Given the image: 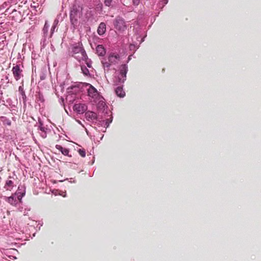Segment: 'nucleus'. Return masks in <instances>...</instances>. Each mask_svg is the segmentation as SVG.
<instances>
[{"label": "nucleus", "instance_id": "f257e3e1", "mask_svg": "<svg viewBox=\"0 0 261 261\" xmlns=\"http://www.w3.org/2000/svg\"><path fill=\"white\" fill-rule=\"evenodd\" d=\"M83 8L78 5H74L70 9V20L71 24L75 28L77 26L79 19L82 16Z\"/></svg>", "mask_w": 261, "mask_h": 261}, {"label": "nucleus", "instance_id": "f03ea898", "mask_svg": "<svg viewBox=\"0 0 261 261\" xmlns=\"http://www.w3.org/2000/svg\"><path fill=\"white\" fill-rule=\"evenodd\" d=\"M72 56L79 62L86 61L88 56L82 44L77 43L72 47Z\"/></svg>", "mask_w": 261, "mask_h": 261}, {"label": "nucleus", "instance_id": "7ed1b4c3", "mask_svg": "<svg viewBox=\"0 0 261 261\" xmlns=\"http://www.w3.org/2000/svg\"><path fill=\"white\" fill-rule=\"evenodd\" d=\"M120 59V56L118 54L112 53L108 57V61L102 62L104 67H109L112 65H115L118 63Z\"/></svg>", "mask_w": 261, "mask_h": 261}, {"label": "nucleus", "instance_id": "20e7f679", "mask_svg": "<svg viewBox=\"0 0 261 261\" xmlns=\"http://www.w3.org/2000/svg\"><path fill=\"white\" fill-rule=\"evenodd\" d=\"M128 71V67L126 64H123L120 67V73L118 76L119 83H124L126 80V73Z\"/></svg>", "mask_w": 261, "mask_h": 261}, {"label": "nucleus", "instance_id": "39448f33", "mask_svg": "<svg viewBox=\"0 0 261 261\" xmlns=\"http://www.w3.org/2000/svg\"><path fill=\"white\" fill-rule=\"evenodd\" d=\"M114 24L115 29L119 31H123L126 29L124 20L120 17L116 18Z\"/></svg>", "mask_w": 261, "mask_h": 261}, {"label": "nucleus", "instance_id": "423d86ee", "mask_svg": "<svg viewBox=\"0 0 261 261\" xmlns=\"http://www.w3.org/2000/svg\"><path fill=\"white\" fill-rule=\"evenodd\" d=\"M74 110L79 114H83L87 110V106L84 103H76L73 107Z\"/></svg>", "mask_w": 261, "mask_h": 261}, {"label": "nucleus", "instance_id": "0eeeda50", "mask_svg": "<svg viewBox=\"0 0 261 261\" xmlns=\"http://www.w3.org/2000/svg\"><path fill=\"white\" fill-rule=\"evenodd\" d=\"M13 72V75L14 76L15 79L16 81L19 80L21 77V74L22 72V70L20 69L19 65H16L14 66L12 70Z\"/></svg>", "mask_w": 261, "mask_h": 261}, {"label": "nucleus", "instance_id": "6e6552de", "mask_svg": "<svg viewBox=\"0 0 261 261\" xmlns=\"http://www.w3.org/2000/svg\"><path fill=\"white\" fill-rule=\"evenodd\" d=\"M96 51L99 56H103L106 53V49L102 45H98L96 46Z\"/></svg>", "mask_w": 261, "mask_h": 261}, {"label": "nucleus", "instance_id": "1a4fd4ad", "mask_svg": "<svg viewBox=\"0 0 261 261\" xmlns=\"http://www.w3.org/2000/svg\"><path fill=\"white\" fill-rule=\"evenodd\" d=\"M106 31V25L104 22H101L97 29V33L99 35H103Z\"/></svg>", "mask_w": 261, "mask_h": 261}, {"label": "nucleus", "instance_id": "9d476101", "mask_svg": "<svg viewBox=\"0 0 261 261\" xmlns=\"http://www.w3.org/2000/svg\"><path fill=\"white\" fill-rule=\"evenodd\" d=\"M55 147L61 151L63 155L71 156V155H69V150L68 149L63 148L62 146L58 144L55 146Z\"/></svg>", "mask_w": 261, "mask_h": 261}, {"label": "nucleus", "instance_id": "9b49d317", "mask_svg": "<svg viewBox=\"0 0 261 261\" xmlns=\"http://www.w3.org/2000/svg\"><path fill=\"white\" fill-rule=\"evenodd\" d=\"M86 118L88 120H94L97 118V114L92 111H88L85 114Z\"/></svg>", "mask_w": 261, "mask_h": 261}, {"label": "nucleus", "instance_id": "f8f14e48", "mask_svg": "<svg viewBox=\"0 0 261 261\" xmlns=\"http://www.w3.org/2000/svg\"><path fill=\"white\" fill-rule=\"evenodd\" d=\"M115 92L116 94L119 97H123L125 95V93L122 87L119 86L117 87Z\"/></svg>", "mask_w": 261, "mask_h": 261}, {"label": "nucleus", "instance_id": "ddd939ff", "mask_svg": "<svg viewBox=\"0 0 261 261\" xmlns=\"http://www.w3.org/2000/svg\"><path fill=\"white\" fill-rule=\"evenodd\" d=\"M14 186L13 181L8 179L6 182L4 188L8 191H11Z\"/></svg>", "mask_w": 261, "mask_h": 261}, {"label": "nucleus", "instance_id": "4468645a", "mask_svg": "<svg viewBox=\"0 0 261 261\" xmlns=\"http://www.w3.org/2000/svg\"><path fill=\"white\" fill-rule=\"evenodd\" d=\"M97 93L96 89L92 86L88 90V93L90 96L94 97L97 94Z\"/></svg>", "mask_w": 261, "mask_h": 261}, {"label": "nucleus", "instance_id": "2eb2a0df", "mask_svg": "<svg viewBox=\"0 0 261 261\" xmlns=\"http://www.w3.org/2000/svg\"><path fill=\"white\" fill-rule=\"evenodd\" d=\"M7 201L8 202H9L11 205H15L16 204V200L14 198V197L13 196L8 197Z\"/></svg>", "mask_w": 261, "mask_h": 261}, {"label": "nucleus", "instance_id": "dca6fc26", "mask_svg": "<svg viewBox=\"0 0 261 261\" xmlns=\"http://www.w3.org/2000/svg\"><path fill=\"white\" fill-rule=\"evenodd\" d=\"M81 70H82V73L84 75H88L89 74V70L85 66H81Z\"/></svg>", "mask_w": 261, "mask_h": 261}, {"label": "nucleus", "instance_id": "f3484780", "mask_svg": "<svg viewBox=\"0 0 261 261\" xmlns=\"http://www.w3.org/2000/svg\"><path fill=\"white\" fill-rule=\"evenodd\" d=\"M78 152L82 157L84 158L86 156V151L85 149H79L78 150Z\"/></svg>", "mask_w": 261, "mask_h": 261}, {"label": "nucleus", "instance_id": "a211bd4d", "mask_svg": "<svg viewBox=\"0 0 261 261\" xmlns=\"http://www.w3.org/2000/svg\"><path fill=\"white\" fill-rule=\"evenodd\" d=\"M113 0H105V4L107 6H110L112 5Z\"/></svg>", "mask_w": 261, "mask_h": 261}, {"label": "nucleus", "instance_id": "6ab92c4d", "mask_svg": "<svg viewBox=\"0 0 261 261\" xmlns=\"http://www.w3.org/2000/svg\"><path fill=\"white\" fill-rule=\"evenodd\" d=\"M84 61L85 62V63L87 64V65L88 67H91V61L90 60H89L88 58L86 61Z\"/></svg>", "mask_w": 261, "mask_h": 261}, {"label": "nucleus", "instance_id": "aec40b11", "mask_svg": "<svg viewBox=\"0 0 261 261\" xmlns=\"http://www.w3.org/2000/svg\"><path fill=\"white\" fill-rule=\"evenodd\" d=\"M133 2L135 5L137 6L140 3V0H133Z\"/></svg>", "mask_w": 261, "mask_h": 261}, {"label": "nucleus", "instance_id": "412c9836", "mask_svg": "<svg viewBox=\"0 0 261 261\" xmlns=\"http://www.w3.org/2000/svg\"><path fill=\"white\" fill-rule=\"evenodd\" d=\"M55 28V25H54V26L52 27L51 31H54V30Z\"/></svg>", "mask_w": 261, "mask_h": 261}, {"label": "nucleus", "instance_id": "4be33fe9", "mask_svg": "<svg viewBox=\"0 0 261 261\" xmlns=\"http://www.w3.org/2000/svg\"><path fill=\"white\" fill-rule=\"evenodd\" d=\"M34 7H36V6H35V4H34Z\"/></svg>", "mask_w": 261, "mask_h": 261}, {"label": "nucleus", "instance_id": "5701e85b", "mask_svg": "<svg viewBox=\"0 0 261 261\" xmlns=\"http://www.w3.org/2000/svg\"><path fill=\"white\" fill-rule=\"evenodd\" d=\"M34 7H36V6H35V4H34Z\"/></svg>", "mask_w": 261, "mask_h": 261}]
</instances>
